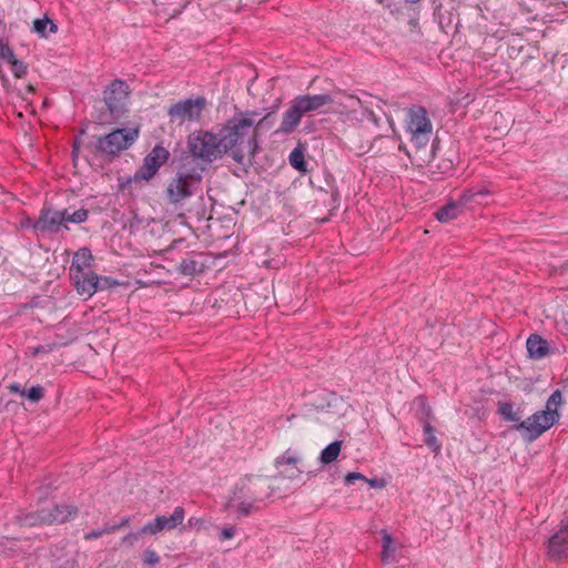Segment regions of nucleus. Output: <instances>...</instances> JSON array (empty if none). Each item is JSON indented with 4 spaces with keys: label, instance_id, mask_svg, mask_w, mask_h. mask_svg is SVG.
Segmentation results:
<instances>
[{
    "label": "nucleus",
    "instance_id": "ea45409f",
    "mask_svg": "<svg viewBox=\"0 0 568 568\" xmlns=\"http://www.w3.org/2000/svg\"><path fill=\"white\" fill-rule=\"evenodd\" d=\"M145 532H142V528L139 530V531H135V532H129L128 535H125L123 538H122V541L123 542H126V544H134L142 535H144Z\"/></svg>",
    "mask_w": 568,
    "mask_h": 568
},
{
    "label": "nucleus",
    "instance_id": "39448f33",
    "mask_svg": "<svg viewBox=\"0 0 568 568\" xmlns=\"http://www.w3.org/2000/svg\"><path fill=\"white\" fill-rule=\"evenodd\" d=\"M187 151L197 164H202L200 168L204 169L226 154L219 133L206 130L194 131L187 136Z\"/></svg>",
    "mask_w": 568,
    "mask_h": 568
},
{
    "label": "nucleus",
    "instance_id": "dca6fc26",
    "mask_svg": "<svg viewBox=\"0 0 568 568\" xmlns=\"http://www.w3.org/2000/svg\"><path fill=\"white\" fill-rule=\"evenodd\" d=\"M75 291L79 295L90 298L97 293V273L92 270L70 275Z\"/></svg>",
    "mask_w": 568,
    "mask_h": 568
},
{
    "label": "nucleus",
    "instance_id": "6ab92c4d",
    "mask_svg": "<svg viewBox=\"0 0 568 568\" xmlns=\"http://www.w3.org/2000/svg\"><path fill=\"white\" fill-rule=\"evenodd\" d=\"M527 352L530 358L539 361L551 353L548 342L538 334H531L526 342Z\"/></svg>",
    "mask_w": 568,
    "mask_h": 568
},
{
    "label": "nucleus",
    "instance_id": "cd10ccee",
    "mask_svg": "<svg viewBox=\"0 0 568 568\" xmlns=\"http://www.w3.org/2000/svg\"><path fill=\"white\" fill-rule=\"evenodd\" d=\"M488 192L486 190H479V191H473V190H466L460 195L459 199L456 201L458 204H462L463 211L465 207H467L471 203H479L477 201V197L487 195Z\"/></svg>",
    "mask_w": 568,
    "mask_h": 568
},
{
    "label": "nucleus",
    "instance_id": "49530a36",
    "mask_svg": "<svg viewBox=\"0 0 568 568\" xmlns=\"http://www.w3.org/2000/svg\"><path fill=\"white\" fill-rule=\"evenodd\" d=\"M33 223H34V221L28 220L27 223H26V226L32 227Z\"/></svg>",
    "mask_w": 568,
    "mask_h": 568
},
{
    "label": "nucleus",
    "instance_id": "2eb2a0df",
    "mask_svg": "<svg viewBox=\"0 0 568 568\" xmlns=\"http://www.w3.org/2000/svg\"><path fill=\"white\" fill-rule=\"evenodd\" d=\"M419 405L420 408L417 412V418L423 425L424 442L432 449V452L438 454L440 452L442 444L435 435L434 427L430 425V419L433 417L432 409L426 405L424 400H420Z\"/></svg>",
    "mask_w": 568,
    "mask_h": 568
},
{
    "label": "nucleus",
    "instance_id": "4468645a",
    "mask_svg": "<svg viewBox=\"0 0 568 568\" xmlns=\"http://www.w3.org/2000/svg\"><path fill=\"white\" fill-rule=\"evenodd\" d=\"M185 511L184 508L178 506L174 508L171 516H156L153 520L148 521L142 527V532H149L150 535H156L163 530H172L181 525L184 520Z\"/></svg>",
    "mask_w": 568,
    "mask_h": 568
},
{
    "label": "nucleus",
    "instance_id": "e433bc0d",
    "mask_svg": "<svg viewBox=\"0 0 568 568\" xmlns=\"http://www.w3.org/2000/svg\"><path fill=\"white\" fill-rule=\"evenodd\" d=\"M143 561L145 565L155 566L160 562V556L152 549H146L143 554Z\"/></svg>",
    "mask_w": 568,
    "mask_h": 568
},
{
    "label": "nucleus",
    "instance_id": "7c9ffc66",
    "mask_svg": "<svg viewBox=\"0 0 568 568\" xmlns=\"http://www.w3.org/2000/svg\"><path fill=\"white\" fill-rule=\"evenodd\" d=\"M97 292L99 291H105L110 290L115 286L123 285V283L119 282L118 280L111 277V276H99L97 274Z\"/></svg>",
    "mask_w": 568,
    "mask_h": 568
},
{
    "label": "nucleus",
    "instance_id": "412c9836",
    "mask_svg": "<svg viewBox=\"0 0 568 568\" xmlns=\"http://www.w3.org/2000/svg\"><path fill=\"white\" fill-rule=\"evenodd\" d=\"M16 520L20 526L36 527V526H48L47 517L44 515V508L37 509L34 511H20L16 516Z\"/></svg>",
    "mask_w": 568,
    "mask_h": 568
},
{
    "label": "nucleus",
    "instance_id": "20e7f679",
    "mask_svg": "<svg viewBox=\"0 0 568 568\" xmlns=\"http://www.w3.org/2000/svg\"><path fill=\"white\" fill-rule=\"evenodd\" d=\"M331 103H333V98L328 93L296 95L291 101L290 108L283 113L277 132L283 134L294 132L303 116L324 113L323 108Z\"/></svg>",
    "mask_w": 568,
    "mask_h": 568
},
{
    "label": "nucleus",
    "instance_id": "1a4fd4ad",
    "mask_svg": "<svg viewBox=\"0 0 568 568\" xmlns=\"http://www.w3.org/2000/svg\"><path fill=\"white\" fill-rule=\"evenodd\" d=\"M207 101L204 97L179 100L168 109L169 121L176 125L200 122Z\"/></svg>",
    "mask_w": 568,
    "mask_h": 568
},
{
    "label": "nucleus",
    "instance_id": "4be33fe9",
    "mask_svg": "<svg viewBox=\"0 0 568 568\" xmlns=\"http://www.w3.org/2000/svg\"><path fill=\"white\" fill-rule=\"evenodd\" d=\"M463 212L462 204H458L456 201H449L435 212V217L442 223H447L457 219Z\"/></svg>",
    "mask_w": 568,
    "mask_h": 568
},
{
    "label": "nucleus",
    "instance_id": "b1692460",
    "mask_svg": "<svg viewBox=\"0 0 568 568\" xmlns=\"http://www.w3.org/2000/svg\"><path fill=\"white\" fill-rule=\"evenodd\" d=\"M342 440H335L327 445L320 455V462L327 465L336 460L342 449Z\"/></svg>",
    "mask_w": 568,
    "mask_h": 568
},
{
    "label": "nucleus",
    "instance_id": "c03bdc74",
    "mask_svg": "<svg viewBox=\"0 0 568 568\" xmlns=\"http://www.w3.org/2000/svg\"><path fill=\"white\" fill-rule=\"evenodd\" d=\"M0 80H1L2 87L8 91L10 88V82H9L8 77L4 73H0Z\"/></svg>",
    "mask_w": 568,
    "mask_h": 568
},
{
    "label": "nucleus",
    "instance_id": "58836bf2",
    "mask_svg": "<svg viewBox=\"0 0 568 568\" xmlns=\"http://www.w3.org/2000/svg\"><path fill=\"white\" fill-rule=\"evenodd\" d=\"M356 480L367 481V478L363 474L356 471L348 473L345 476V484L347 486L353 485Z\"/></svg>",
    "mask_w": 568,
    "mask_h": 568
},
{
    "label": "nucleus",
    "instance_id": "c85d7f7f",
    "mask_svg": "<svg viewBox=\"0 0 568 568\" xmlns=\"http://www.w3.org/2000/svg\"><path fill=\"white\" fill-rule=\"evenodd\" d=\"M498 413L507 422H514L516 424L521 422L520 416L514 410V406L510 403L499 404Z\"/></svg>",
    "mask_w": 568,
    "mask_h": 568
},
{
    "label": "nucleus",
    "instance_id": "c756f323",
    "mask_svg": "<svg viewBox=\"0 0 568 568\" xmlns=\"http://www.w3.org/2000/svg\"><path fill=\"white\" fill-rule=\"evenodd\" d=\"M64 211V217H65V224L68 223H74L80 224L88 220L89 217V211L87 209H79L73 213H69L68 210Z\"/></svg>",
    "mask_w": 568,
    "mask_h": 568
},
{
    "label": "nucleus",
    "instance_id": "ddd939ff",
    "mask_svg": "<svg viewBox=\"0 0 568 568\" xmlns=\"http://www.w3.org/2000/svg\"><path fill=\"white\" fill-rule=\"evenodd\" d=\"M170 152L162 145H155L144 158L143 165L139 169L135 176L149 181L159 169L169 160Z\"/></svg>",
    "mask_w": 568,
    "mask_h": 568
},
{
    "label": "nucleus",
    "instance_id": "a19ab883",
    "mask_svg": "<svg viewBox=\"0 0 568 568\" xmlns=\"http://www.w3.org/2000/svg\"><path fill=\"white\" fill-rule=\"evenodd\" d=\"M235 534V529L232 527H224L220 534V540L231 539Z\"/></svg>",
    "mask_w": 568,
    "mask_h": 568
},
{
    "label": "nucleus",
    "instance_id": "7ed1b4c3",
    "mask_svg": "<svg viewBox=\"0 0 568 568\" xmlns=\"http://www.w3.org/2000/svg\"><path fill=\"white\" fill-rule=\"evenodd\" d=\"M562 402L561 392L559 389L554 390L546 402L545 409L538 410L527 419L515 424L514 429L521 433L526 442H535L559 422L560 413L558 408L562 405Z\"/></svg>",
    "mask_w": 568,
    "mask_h": 568
},
{
    "label": "nucleus",
    "instance_id": "a878e982",
    "mask_svg": "<svg viewBox=\"0 0 568 568\" xmlns=\"http://www.w3.org/2000/svg\"><path fill=\"white\" fill-rule=\"evenodd\" d=\"M178 271L182 275L193 276L203 271V265L194 258H183L178 266Z\"/></svg>",
    "mask_w": 568,
    "mask_h": 568
},
{
    "label": "nucleus",
    "instance_id": "2f4dec72",
    "mask_svg": "<svg viewBox=\"0 0 568 568\" xmlns=\"http://www.w3.org/2000/svg\"><path fill=\"white\" fill-rule=\"evenodd\" d=\"M9 64L11 65V71L16 78L21 79L27 75L28 67L23 61L14 58Z\"/></svg>",
    "mask_w": 568,
    "mask_h": 568
},
{
    "label": "nucleus",
    "instance_id": "423d86ee",
    "mask_svg": "<svg viewBox=\"0 0 568 568\" xmlns=\"http://www.w3.org/2000/svg\"><path fill=\"white\" fill-rule=\"evenodd\" d=\"M204 168L190 166L183 162L176 175L166 187V197L170 203L178 205L194 194L195 186L201 183Z\"/></svg>",
    "mask_w": 568,
    "mask_h": 568
},
{
    "label": "nucleus",
    "instance_id": "0eeeda50",
    "mask_svg": "<svg viewBox=\"0 0 568 568\" xmlns=\"http://www.w3.org/2000/svg\"><path fill=\"white\" fill-rule=\"evenodd\" d=\"M405 129L409 141L417 148H425L433 135V123L426 108L413 104L406 109Z\"/></svg>",
    "mask_w": 568,
    "mask_h": 568
},
{
    "label": "nucleus",
    "instance_id": "bb28decb",
    "mask_svg": "<svg viewBox=\"0 0 568 568\" xmlns=\"http://www.w3.org/2000/svg\"><path fill=\"white\" fill-rule=\"evenodd\" d=\"M290 164L298 172L307 171V163L304 158V151L301 148H295L288 156Z\"/></svg>",
    "mask_w": 568,
    "mask_h": 568
},
{
    "label": "nucleus",
    "instance_id": "c9c22d12",
    "mask_svg": "<svg viewBox=\"0 0 568 568\" xmlns=\"http://www.w3.org/2000/svg\"><path fill=\"white\" fill-rule=\"evenodd\" d=\"M272 118V114L268 113L266 114L264 118L260 119L257 122L254 121V125H253V134L254 136L256 135V133L261 130H264V129H268L273 121L271 120Z\"/></svg>",
    "mask_w": 568,
    "mask_h": 568
},
{
    "label": "nucleus",
    "instance_id": "9b49d317",
    "mask_svg": "<svg viewBox=\"0 0 568 568\" xmlns=\"http://www.w3.org/2000/svg\"><path fill=\"white\" fill-rule=\"evenodd\" d=\"M546 556L550 561H561L568 557V516L562 518L546 544Z\"/></svg>",
    "mask_w": 568,
    "mask_h": 568
},
{
    "label": "nucleus",
    "instance_id": "5701e85b",
    "mask_svg": "<svg viewBox=\"0 0 568 568\" xmlns=\"http://www.w3.org/2000/svg\"><path fill=\"white\" fill-rule=\"evenodd\" d=\"M32 31L41 38H48L50 33H55L58 31V27L52 20L44 17L33 21Z\"/></svg>",
    "mask_w": 568,
    "mask_h": 568
},
{
    "label": "nucleus",
    "instance_id": "4c0bfd02",
    "mask_svg": "<svg viewBox=\"0 0 568 568\" xmlns=\"http://www.w3.org/2000/svg\"><path fill=\"white\" fill-rule=\"evenodd\" d=\"M297 463V458L295 456L290 455V452H286L283 456L277 457L275 460L276 466L286 464V465H295Z\"/></svg>",
    "mask_w": 568,
    "mask_h": 568
},
{
    "label": "nucleus",
    "instance_id": "79ce46f5",
    "mask_svg": "<svg viewBox=\"0 0 568 568\" xmlns=\"http://www.w3.org/2000/svg\"><path fill=\"white\" fill-rule=\"evenodd\" d=\"M9 389L14 393V394H19L21 396H24L26 394V389L19 384V383H13L9 386Z\"/></svg>",
    "mask_w": 568,
    "mask_h": 568
},
{
    "label": "nucleus",
    "instance_id": "473e14b6",
    "mask_svg": "<svg viewBox=\"0 0 568 568\" xmlns=\"http://www.w3.org/2000/svg\"><path fill=\"white\" fill-rule=\"evenodd\" d=\"M24 396L32 403H38L44 397V388L41 385L32 386L26 390Z\"/></svg>",
    "mask_w": 568,
    "mask_h": 568
},
{
    "label": "nucleus",
    "instance_id": "37998d69",
    "mask_svg": "<svg viewBox=\"0 0 568 568\" xmlns=\"http://www.w3.org/2000/svg\"><path fill=\"white\" fill-rule=\"evenodd\" d=\"M129 523H130V518L129 517H123L120 523L111 525V526L114 527V531H116V530L121 529L122 527L128 526Z\"/></svg>",
    "mask_w": 568,
    "mask_h": 568
},
{
    "label": "nucleus",
    "instance_id": "f704fd0d",
    "mask_svg": "<svg viewBox=\"0 0 568 568\" xmlns=\"http://www.w3.org/2000/svg\"><path fill=\"white\" fill-rule=\"evenodd\" d=\"M111 532H114V527H112L109 524H105L101 529H97V530H92L90 532H87L84 535V539L85 540L98 539L101 536H103L105 534H111Z\"/></svg>",
    "mask_w": 568,
    "mask_h": 568
},
{
    "label": "nucleus",
    "instance_id": "09e8293b",
    "mask_svg": "<svg viewBox=\"0 0 568 568\" xmlns=\"http://www.w3.org/2000/svg\"><path fill=\"white\" fill-rule=\"evenodd\" d=\"M384 0H377L378 3H382Z\"/></svg>",
    "mask_w": 568,
    "mask_h": 568
},
{
    "label": "nucleus",
    "instance_id": "aec40b11",
    "mask_svg": "<svg viewBox=\"0 0 568 568\" xmlns=\"http://www.w3.org/2000/svg\"><path fill=\"white\" fill-rule=\"evenodd\" d=\"M92 263L93 255L91 251L88 247H81L74 253L72 257L70 275L80 272H89V270H92Z\"/></svg>",
    "mask_w": 568,
    "mask_h": 568
},
{
    "label": "nucleus",
    "instance_id": "f3484780",
    "mask_svg": "<svg viewBox=\"0 0 568 568\" xmlns=\"http://www.w3.org/2000/svg\"><path fill=\"white\" fill-rule=\"evenodd\" d=\"M48 526L64 524L78 515V507L69 504H57L44 508Z\"/></svg>",
    "mask_w": 568,
    "mask_h": 568
},
{
    "label": "nucleus",
    "instance_id": "6e6552de",
    "mask_svg": "<svg viewBox=\"0 0 568 568\" xmlns=\"http://www.w3.org/2000/svg\"><path fill=\"white\" fill-rule=\"evenodd\" d=\"M139 138V129H115L112 132L97 139L94 148L104 156L114 158L121 151L126 150Z\"/></svg>",
    "mask_w": 568,
    "mask_h": 568
},
{
    "label": "nucleus",
    "instance_id": "de8ad7c7",
    "mask_svg": "<svg viewBox=\"0 0 568 568\" xmlns=\"http://www.w3.org/2000/svg\"><path fill=\"white\" fill-rule=\"evenodd\" d=\"M407 3H417L419 2L420 0H405Z\"/></svg>",
    "mask_w": 568,
    "mask_h": 568
},
{
    "label": "nucleus",
    "instance_id": "f8f14e48",
    "mask_svg": "<svg viewBox=\"0 0 568 568\" xmlns=\"http://www.w3.org/2000/svg\"><path fill=\"white\" fill-rule=\"evenodd\" d=\"M32 229L36 234H58L63 230L68 231L69 226L65 224L64 211L42 209L39 217L32 224Z\"/></svg>",
    "mask_w": 568,
    "mask_h": 568
},
{
    "label": "nucleus",
    "instance_id": "f03ea898",
    "mask_svg": "<svg viewBox=\"0 0 568 568\" xmlns=\"http://www.w3.org/2000/svg\"><path fill=\"white\" fill-rule=\"evenodd\" d=\"M273 490L267 478L245 475L232 489L226 508L234 510L239 518L247 517L260 509V504L270 498Z\"/></svg>",
    "mask_w": 568,
    "mask_h": 568
},
{
    "label": "nucleus",
    "instance_id": "9d476101",
    "mask_svg": "<svg viewBox=\"0 0 568 568\" xmlns=\"http://www.w3.org/2000/svg\"><path fill=\"white\" fill-rule=\"evenodd\" d=\"M129 94V84L121 79H115L104 89L103 100L112 116L118 118L125 111Z\"/></svg>",
    "mask_w": 568,
    "mask_h": 568
},
{
    "label": "nucleus",
    "instance_id": "a18cd8bd",
    "mask_svg": "<svg viewBox=\"0 0 568 568\" xmlns=\"http://www.w3.org/2000/svg\"><path fill=\"white\" fill-rule=\"evenodd\" d=\"M371 487H374V488H379L382 487L383 485L378 481V479L374 478V479H367L366 481Z\"/></svg>",
    "mask_w": 568,
    "mask_h": 568
},
{
    "label": "nucleus",
    "instance_id": "393cba45",
    "mask_svg": "<svg viewBox=\"0 0 568 568\" xmlns=\"http://www.w3.org/2000/svg\"><path fill=\"white\" fill-rule=\"evenodd\" d=\"M382 548L381 557L383 562H392L396 560V547L393 545V538L387 531H383Z\"/></svg>",
    "mask_w": 568,
    "mask_h": 568
},
{
    "label": "nucleus",
    "instance_id": "f257e3e1",
    "mask_svg": "<svg viewBox=\"0 0 568 568\" xmlns=\"http://www.w3.org/2000/svg\"><path fill=\"white\" fill-rule=\"evenodd\" d=\"M256 115L255 111L236 113L219 131L225 152L230 153L231 158L240 164L244 160V145L246 144L248 149L253 150L256 148L255 136L251 135Z\"/></svg>",
    "mask_w": 568,
    "mask_h": 568
},
{
    "label": "nucleus",
    "instance_id": "72a5a7b5",
    "mask_svg": "<svg viewBox=\"0 0 568 568\" xmlns=\"http://www.w3.org/2000/svg\"><path fill=\"white\" fill-rule=\"evenodd\" d=\"M14 58L16 54L10 45L3 40H0V61L10 63V61H12Z\"/></svg>",
    "mask_w": 568,
    "mask_h": 568
},
{
    "label": "nucleus",
    "instance_id": "a211bd4d",
    "mask_svg": "<svg viewBox=\"0 0 568 568\" xmlns=\"http://www.w3.org/2000/svg\"><path fill=\"white\" fill-rule=\"evenodd\" d=\"M366 98L367 99H361L358 97L351 95L348 98V100L351 102V106H353V108H355V106L361 108L363 110V113L366 116V119L377 125L378 124V118L375 114V112L373 111V106L375 105V106L381 109L382 100L376 98V97H372L369 94H367Z\"/></svg>",
    "mask_w": 568,
    "mask_h": 568
}]
</instances>
